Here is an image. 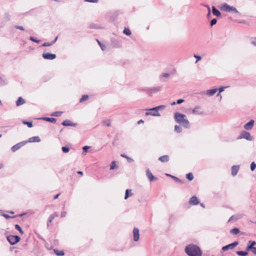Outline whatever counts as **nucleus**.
Segmentation results:
<instances>
[{
    "label": "nucleus",
    "instance_id": "nucleus-1",
    "mask_svg": "<svg viewBox=\"0 0 256 256\" xmlns=\"http://www.w3.org/2000/svg\"><path fill=\"white\" fill-rule=\"evenodd\" d=\"M184 251L188 256H202V254L200 248L193 244L187 245L185 248Z\"/></svg>",
    "mask_w": 256,
    "mask_h": 256
},
{
    "label": "nucleus",
    "instance_id": "nucleus-2",
    "mask_svg": "<svg viewBox=\"0 0 256 256\" xmlns=\"http://www.w3.org/2000/svg\"><path fill=\"white\" fill-rule=\"evenodd\" d=\"M174 119L177 123L182 126L186 128H190V122L185 114L176 112L174 114Z\"/></svg>",
    "mask_w": 256,
    "mask_h": 256
},
{
    "label": "nucleus",
    "instance_id": "nucleus-3",
    "mask_svg": "<svg viewBox=\"0 0 256 256\" xmlns=\"http://www.w3.org/2000/svg\"><path fill=\"white\" fill-rule=\"evenodd\" d=\"M220 9L221 10H223L224 12H232L234 13H239L238 11L237 10V9L233 6H230L227 4L226 3H224L222 4H220L219 6Z\"/></svg>",
    "mask_w": 256,
    "mask_h": 256
},
{
    "label": "nucleus",
    "instance_id": "nucleus-4",
    "mask_svg": "<svg viewBox=\"0 0 256 256\" xmlns=\"http://www.w3.org/2000/svg\"><path fill=\"white\" fill-rule=\"evenodd\" d=\"M166 108V106L164 105H160L153 108H152L149 110L150 111H154V113H152V112H146V115H151L152 116H160V113L158 112V110H162Z\"/></svg>",
    "mask_w": 256,
    "mask_h": 256
},
{
    "label": "nucleus",
    "instance_id": "nucleus-5",
    "mask_svg": "<svg viewBox=\"0 0 256 256\" xmlns=\"http://www.w3.org/2000/svg\"><path fill=\"white\" fill-rule=\"evenodd\" d=\"M6 239L11 245H14L20 240V238L18 236L11 235L8 236Z\"/></svg>",
    "mask_w": 256,
    "mask_h": 256
},
{
    "label": "nucleus",
    "instance_id": "nucleus-6",
    "mask_svg": "<svg viewBox=\"0 0 256 256\" xmlns=\"http://www.w3.org/2000/svg\"><path fill=\"white\" fill-rule=\"evenodd\" d=\"M162 90L161 86L153 87L152 88H146L144 90L146 91L150 96H152L154 94L157 93Z\"/></svg>",
    "mask_w": 256,
    "mask_h": 256
},
{
    "label": "nucleus",
    "instance_id": "nucleus-7",
    "mask_svg": "<svg viewBox=\"0 0 256 256\" xmlns=\"http://www.w3.org/2000/svg\"><path fill=\"white\" fill-rule=\"evenodd\" d=\"M27 142H26V141H23V142H20L15 144L14 146H12L11 148V150L13 152H14L16 151L17 150H19L21 147L24 146Z\"/></svg>",
    "mask_w": 256,
    "mask_h": 256
},
{
    "label": "nucleus",
    "instance_id": "nucleus-8",
    "mask_svg": "<svg viewBox=\"0 0 256 256\" xmlns=\"http://www.w3.org/2000/svg\"><path fill=\"white\" fill-rule=\"evenodd\" d=\"M56 55L49 52H44L42 57L45 60H53L56 58Z\"/></svg>",
    "mask_w": 256,
    "mask_h": 256
},
{
    "label": "nucleus",
    "instance_id": "nucleus-9",
    "mask_svg": "<svg viewBox=\"0 0 256 256\" xmlns=\"http://www.w3.org/2000/svg\"><path fill=\"white\" fill-rule=\"evenodd\" d=\"M240 138H244L248 140H252V137L250 136V133L246 131H243L241 133Z\"/></svg>",
    "mask_w": 256,
    "mask_h": 256
},
{
    "label": "nucleus",
    "instance_id": "nucleus-10",
    "mask_svg": "<svg viewBox=\"0 0 256 256\" xmlns=\"http://www.w3.org/2000/svg\"><path fill=\"white\" fill-rule=\"evenodd\" d=\"M254 121L253 120H250L244 125V128L246 130H250L254 126Z\"/></svg>",
    "mask_w": 256,
    "mask_h": 256
},
{
    "label": "nucleus",
    "instance_id": "nucleus-11",
    "mask_svg": "<svg viewBox=\"0 0 256 256\" xmlns=\"http://www.w3.org/2000/svg\"><path fill=\"white\" fill-rule=\"evenodd\" d=\"M146 174L150 182H152L157 180V178L153 176L151 172L148 168L146 170Z\"/></svg>",
    "mask_w": 256,
    "mask_h": 256
},
{
    "label": "nucleus",
    "instance_id": "nucleus-12",
    "mask_svg": "<svg viewBox=\"0 0 256 256\" xmlns=\"http://www.w3.org/2000/svg\"><path fill=\"white\" fill-rule=\"evenodd\" d=\"M134 240L137 242L139 240V230L138 228H134L133 230Z\"/></svg>",
    "mask_w": 256,
    "mask_h": 256
},
{
    "label": "nucleus",
    "instance_id": "nucleus-13",
    "mask_svg": "<svg viewBox=\"0 0 256 256\" xmlns=\"http://www.w3.org/2000/svg\"><path fill=\"white\" fill-rule=\"evenodd\" d=\"M199 203V200L196 196H192L189 200V204L190 205H196Z\"/></svg>",
    "mask_w": 256,
    "mask_h": 256
},
{
    "label": "nucleus",
    "instance_id": "nucleus-14",
    "mask_svg": "<svg viewBox=\"0 0 256 256\" xmlns=\"http://www.w3.org/2000/svg\"><path fill=\"white\" fill-rule=\"evenodd\" d=\"M64 126H77V124L73 123L70 120H66L63 121L62 124Z\"/></svg>",
    "mask_w": 256,
    "mask_h": 256
},
{
    "label": "nucleus",
    "instance_id": "nucleus-15",
    "mask_svg": "<svg viewBox=\"0 0 256 256\" xmlns=\"http://www.w3.org/2000/svg\"><path fill=\"white\" fill-rule=\"evenodd\" d=\"M27 142H40V138L38 136H33L30 138Z\"/></svg>",
    "mask_w": 256,
    "mask_h": 256
},
{
    "label": "nucleus",
    "instance_id": "nucleus-16",
    "mask_svg": "<svg viewBox=\"0 0 256 256\" xmlns=\"http://www.w3.org/2000/svg\"><path fill=\"white\" fill-rule=\"evenodd\" d=\"M239 170V166H233L232 167V176H235Z\"/></svg>",
    "mask_w": 256,
    "mask_h": 256
},
{
    "label": "nucleus",
    "instance_id": "nucleus-17",
    "mask_svg": "<svg viewBox=\"0 0 256 256\" xmlns=\"http://www.w3.org/2000/svg\"><path fill=\"white\" fill-rule=\"evenodd\" d=\"M218 91L217 88H214V89H210L207 90L206 92V94L209 96H214L216 92Z\"/></svg>",
    "mask_w": 256,
    "mask_h": 256
},
{
    "label": "nucleus",
    "instance_id": "nucleus-18",
    "mask_svg": "<svg viewBox=\"0 0 256 256\" xmlns=\"http://www.w3.org/2000/svg\"><path fill=\"white\" fill-rule=\"evenodd\" d=\"M158 160L162 162H168L169 160V156L168 155H164L160 156Z\"/></svg>",
    "mask_w": 256,
    "mask_h": 256
},
{
    "label": "nucleus",
    "instance_id": "nucleus-19",
    "mask_svg": "<svg viewBox=\"0 0 256 256\" xmlns=\"http://www.w3.org/2000/svg\"><path fill=\"white\" fill-rule=\"evenodd\" d=\"M212 14L216 16H221L220 12L214 6H212Z\"/></svg>",
    "mask_w": 256,
    "mask_h": 256
},
{
    "label": "nucleus",
    "instance_id": "nucleus-20",
    "mask_svg": "<svg viewBox=\"0 0 256 256\" xmlns=\"http://www.w3.org/2000/svg\"><path fill=\"white\" fill-rule=\"evenodd\" d=\"M170 76L169 73H163L160 76V80L161 82H165L166 80L164 78H168Z\"/></svg>",
    "mask_w": 256,
    "mask_h": 256
},
{
    "label": "nucleus",
    "instance_id": "nucleus-21",
    "mask_svg": "<svg viewBox=\"0 0 256 256\" xmlns=\"http://www.w3.org/2000/svg\"><path fill=\"white\" fill-rule=\"evenodd\" d=\"M26 102L25 100L22 97H19L18 100L16 102V106H20L24 104Z\"/></svg>",
    "mask_w": 256,
    "mask_h": 256
},
{
    "label": "nucleus",
    "instance_id": "nucleus-22",
    "mask_svg": "<svg viewBox=\"0 0 256 256\" xmlns=\"http://www.w3.org/2000/svg\"><path fill=\"white\" fill-rule=\"evenodd\" d=\"M41 119L52 123H55L56 121V119L53 118L44 117L41 118Z\"/></svg>",
    "mask_w": 256,
    "mask_h": 256
},
{
    "label": "nucleus",
    "instance_id": "nucleus-23",
    "mask_svg": "<svg viewBox=\"0 0 256 256\" xmlns=\"http://www.w3.org/2000/svg\"><path fill=\"white\" fill-rule=\"evenodd\" d=\"M58 37H56V38L50 42H44L42 44V46H50L53 45L57 40Z\"/></svg>",
    "mask_w": 256,
    "mask_h": 256
},
{
    "label": "nucleus",
    "instance_id": "nucleus-24",
    "mask_svg": "<svg viewBox=\"0 0 256 256\" xmlns=\"http://www.w3.org/2000/svg\"><path fill=\"white\" fill-rule=\"evenodd\" d=\"M232 249H234V248L232 247V244H228L226 245L225 246H224L222 248V250L223 251H226V250H232Z\"/></svg>",
    "mask_w": 256,
    "mask_h": 256
},
{
    "label": "nucleus",
    "instance_id": "nucleus-25",
    "mask_svg": "<svg viewBox=\"0 0 256 256\" xmlns=\"http://www.w3.org/2000/svg\"><path fill=\"white\" fill-rule=\"evenodd\" d=\"M54 254L58 256H62L64 254V252L63 250H59L57 249L54 250Z\"/></svg>",
    "mask_w": 256,
    "mask_h": 256
},
{
    "label": "nucleus",
    "instance_id": "nucleus-26",
    "mask_svg": "<svg viewBox=\"0 0 256 256\" xmlns=\"http://www.w3.org/2000/svg\"><path fill=\"white\" fill-rule=\"evenodd\" d=\"M200 108L198 106L194 108L192 110V112L194 114H202V112L200 111Z\"/></svg>",
    "mask_w": 256,
    "mask_h": 256
},
{
    "label": "nucleus",
    "instance_id": "nucleus-27",
    "mask_svg": "<svg viewBox=\"0 0 256 256\" xmlns=\"http://www.w3.org/2000/svg\"><path fill=\"white\" fill-rule=\"evenodd\" d=\"M132 190L130 189H127L126 190L125 193V196H124V199L126 200L130 196H131L132 195V194L131 193Z\"/></svg>",
    "mask_w": 256,
    "mask_h": 256
},
{
    "label": "nucleus",
    "instance_id": "nucleus-28",
    "mask_svg": "<svg viewBox=\"0 0 256 256\" xmlns=\"http://www.w3.org/2000/svg\"><path fill=\"white\" fill-rule=\"evenodd\" d=\"M236 253L240 256H246L248 254V252L246 251H237Z\"/></svg>",
    "mask_w": 256,
    "mask_h": 256
},
{
    "label": "nucleus",
    "instance_id": "nucleus-29",
    "mask_svg": "<svg viewBox=\"0 0 256 256\" xmlns=\"http://www.w3.org/2000/svg\"><path fill=\"white\" fill-rule=\"evenodd\" d=\"M240 230L238 228H234L230 230V233L232 234H237L240 232Z\"/></svg>",
    "mask_w": 256,
    "mask_h": 256
},
{
    "label": "nucleus",
    "instance_id": "nucleus-30",
    "mask_svg": "<svg viewBox=\"0 0 256 256\" xmlns=\"http://www.w3.org/2000/svg\"><path fill=\"white\" fill-rule=\"evenodd\" d=\"M7 81L6 80L0 76V86H4L7 84Z\"/></svg>",
    "mask_w": 256,
    "mask_h": 256
},
{
    "label": "nucleus",
    "instance_id": "nucleus-31",
    "mask_svg": "<svg viewBox=\"0 0 256 256\" xmlns=\"http://www.w3.org/2000/svg\"><path fill=\"white\" fill-rule=\"evenodd\" d=\"M62 113V112L60 111H56L52 112L50 116H60Z\"/></svg>",
    "mask_w": 256,
    "mask_h": 256
},
{
    "label": "nucleus",
    "instance_id": "nucleus-32",
    "mask_svg": "<svg viewBox=\"0 0 256 256\" xmlns=\"http://www.w3.org/2000/svg\"><path fill=\"white\" fill-rule=\"evenodd\" d=\"M89 96L87 94H84V95H83L82 96V97L80 99V102H82L86 100H88Z\"/></svg>",
    "mask_w": 256,
    "mask_h": 256
},
{
    "label": "nucleus",
    "instance_id": "nucleus-33",
    "mask_svg": "<svg viewBox=\"0 0 256 256\" xmlns=\"http://www.w3.org/2000/svg\"><path fill=\"white\" fill-rule=\"evenodd\" d=\"M186 178L188 180H192L194 179V176L192 173L190 172L186 174Z\"/></svg>",
    "mask_w": 256,
    "mask_h": 256
},
{
    "label": "nucleus",
    "instance_id": "nucleus-34",
    "mask_svg": "<svg viewBox=\"0 0 256 256\" xmlns=\"http://www.w3.org/2000/svg\"><path fill=\"white\" fill-rule=\"evenodd\" d=\"M174 130L177 132L178 133H180L182 131V128L180 127V126L178 125H176L174 126Z\"/></svg>",
    "mask_w": 256,
    "mask_h": 256
},
{
    "label": "nucleus",
    "instance_id": "nucleus-35",
    "mask_svg": "<svg viewBox=\"0 0 256 256\" xmlns=\"http://www.w3.org/2000/svg\"><path fill=\"white\" fill-rule=\"evenodd\" d=\"M22 123H23L24 124H26V125H27V126H28V128H32V122H27V121L23 120V121H22Z\"/></svg>",
    "mask_w": 256,
    "mask_h": 256
},
{
    "label": "nucleus",
    "instance_id": "nucleus-36",
    "mask_svg": "<svg viewBox=\"0 0 256 256\" xmlns=\"http://www.w3.org/2000/svg\"><path fill=\"white\" fill-rule=\"evenodd\" d=\"M123 32L126 36H130L131 34V32L128 28H125Z\"/></svg>",
    "mask_w": 256,
    "mask_h": 256
},
{
    "label": "nucleus",
    "instance_id": "nucleus-37",
    "mask_svg": "<svg viewBox=\"0 0 256 256\" xmlns=\"http://www.w3.org/2000/svg\"><path fill=\"white\" fill-rule=\"evenodd\" d=\"M14 228L16 230H18L21 234H24L23 230H22L20 226L18 224H16L14 226Z\"/></svg>",
    "mask_w": 256,
    "mask_h": 256
},
{
    "label": "nucleus",
    "instance_id": "nucleus-38",
    "mask_svg": "<svg viewBox=\"0 0 256 256\" xmlns=\"http://www.w3.org/2000/svg\"><path fill=\"white\" fill-rule=\"evenodd\" d=\"M171 178H172L176 182H179L180 184H182L183 181L180 179L179 178L175 176H171Z\"/></svg>",
    "mask_w": 256,
    "mask_h": 256
},
{
    "label": "nucleus",
    "instance_id": "nucleus-39",
    "mask_svg": "<svg viewBox=\"0 0 256 256\" xmlns=\"http://www.w3.org/2000/svg\"><path fill=\"white\" fill-rule=\"evenodd\" d=\"M90 148V146H84L82 148L83 152H82V154L85 155L87 152V150L88 149H89Z\"/></svg>",
    "mask_w": 256,
    "mask_h": 256
},
{
    "label": "nucleus",
    "instance_id": "nucleus-40",
    "mask_svg": "<svg viewBox=\"0 0 256 256\" xmlns=\"http://www.w3.org/2000/svg\"><path fill=\"white\" fill-rule=\"evenodd\" d=\"M62 150L64 153H67L70 150V148L67 146H62Z\"/></svg>",
    "mask_w": 256,
    "mask_h": 256
},
{
    "label": "nucleus",
    "instance_id": "nucleus-41",
    "mask_svg": "<svg viewBox=\"0 0 256 256\" xmlns=\"http://www.w3.org/2000/svg\"><path fill=\"white\" fill-rule=\"evenodd\" d=\"M204 6L208 8V12L206 14V16H207V18H209L211 15L210 7L208 5H204Z\"/></svg>",
    "mask_w": 256,
    "mask_h": 256
},
{
    "label": "nucleus",
    "instance_id": "nucleus-42",
    "mask_svg": "<svg viewBox=\"0 0 256 256\" xmlns=\"http://www.w3.org/2000/svg\"><path fill=\"white\" fill-rule=\"evenodd\" d=\"M30 40L32 41V42H36V43H39L40 42V40H38L36 38H34L33 36H30Z\"/></svg>",
    "mask_w": 256,
    "mask_h": 256
},
{
    "label": "nucleus",
    "instance_id": "nucleus-43",
    "mask_svg": "<svg viewBox=\"0 0 256 256\" xmlns=\"http://www.w3.org/2000/svg\"><path fill=\"white\" fill-rule=\"evenodd\" d=\"M116 168V164L114 161H112L110 166V170H114Z\"/></svg>",
    "mask_w": 256,
    "mask_h": 256
},
{
    "label": "nucleus",
    "instance_id": "nucleus-44",
    "mask_svg": "<svg viewBox=\"0 0 256 256\" xmlns=\"http://www.w3.org/2000/svg\"><path fill=\"white\" fill-rule=\"evenodd\" d=\"M54 216H52L50 214V216L48 218V226H49V224H50V222H52V220H54Z\"/></svg>",
    "mask_w": 256,
    "mask_h": 256
},
{
    "label": "nucleus",
    "instance_id": "nucleus-45",
    "mask_svg": "<svg viewBox=\"0 0 256 256\" xmlns=\"http://www.w3.org/2000/svg\"><path fill=\"white\" fill-rule=\"evenodd\" d=\"M250 44L256 46V38H252Z\"/></svg>",
    "mask_w": 256,
    "mask_h": 256
},
{
    "label": "nucleus",
    "instance_id": "nucleus-46",
    "mask_svg": "<svg viewBox=\"0 0 256 256\" xmlns=\"http://www.w3.org/2000/svg\"><path fill=\"white\" fill-rule=\"evenodd\" d=\"M256 168V164L254 162H252L250 164V170L252 171H254Z\"/></svg>",
    "mask_w": 256,
    "mask_h": 256
},
{
    "label": "nucleus",
    "instance_id": "nucleus-47",
    "mask_svg": "<svg viewBox=\"0 0 256 256\" xmlns=\"http://www.w3.org/2000/svg\"><path fill=\"white\" fill-rule=\"evenodd\" d=\"M217 22V20L216 18H213L210 20V26H212L216 24Z\"/></svg>",
    "mask_w": 256,
    "mask_h": 256
},
{
    "label": "nucleus",
    "instance_id": "nucleus-48",
    "mask_svg": "<svg viewBox=\"0 0 256 256\" xmlns=\"http://www.w3.org/2000/svg\"><path fill=\"white\" fill-rule=\"evenodd\" d=\"M97 40V42H98V44L100 45V47L101 48L102 50H105V48H106V46H104V45L102 44H101V42H100L98 40Z\"/></svg>",
    "mask_w": 256,
    "mask_h": 256
},
{
    "label": "nucleus",
    "instance_id": "nucleus-49",
    "mask_svg": "<svg viewBox=\"0 0 256 256\" xmlns=\"http://www.w3.org/2000/svg\"><path fill=\"white\" fill-rule=\"evenodd\" d=\"M2 216H4L5 218H6V219H8V218H14V216H10L8 214H1Z\"/></svg>",
    "mask_w": 256,
    "mask_h": 256
},
{
    "label": "nucleus",
    "instance_id": "nucleus-50",
    "mask_svg": "<svg viewBox=\"0 0 256 256\" xmlns=\"http://www.w3.org/2000/svg\"><path fill=\"white\" fill-rule=\"evenodd\" d=\"M4 18L5 19H6L7 20H10V16L8 13H6L4 14Z\"/></svg>",
    "mask_w": 256,
    "mask_h": 256
},
{
    "label": "nucleus",
    "instance_id": "nucleus-51",
    "mask_svg": "<svg viewBox=\"0 0 256 256\" xmlns=\"http://www.w3.org/2000/svg\"><path fill=\"white\" fill-rule=\"evenodd\" d=\"M248 244L252 246L256 245V242L255 241L250 240L248 241Z\"/></svg>",
    "mask_w": 256,
    "mask_h": 256
},
{
    "label": "nucleus",
    "instance_id": "nucleus-52",
    "mask_svg": "<svg viewBox=\"0 0 256 256\" xmlns=\"http://www.w3.org/2000/svg\"><path fill=\"white\" fill-rule=\"evenodd\" d=\"M194 57L196 58V63L198 62L200 60L202 59V57L200 56H198V55H194Z\"/></svg>",
    "mask_w": 256,
    "mask_h": 256
},
{
    "label": "nucleus",
    "instance_id": "nucleus-53",
    "mask_svg": "<svg viewBox=\"0 0 256 256\" xmlns=\"http://www.w3.org/2000/svg\"><path fill=\"white\" fill-rule=\"evenodd\" d=\"M252 246H250V244H248L247 246L246 247V252H248V251H252Z\"/></svg>",
    "mask_w": 256,
    "mask_h": 256
},
{
    "label": "nucleus",
    "instance_id": "nucleus-54",
    "mask_svg": "<svg viewBox=\"0 0 256 256\" xmlns=\"http://www.w3.org/2000/svg\"><path fill=\"white\" fill-rule=\"evenodd\" d=\"M228 86H220L218 90H219L220 92H222L224 91V89L226 88Z\"/></svg>",
    "mask_w": 256,
    "mask_h": 256
},
{
    "label": "nucleus",
    "instance_id": "nucleus-55",
    "mask_svg": "<svg viewBox=\"0 0 256 256\" xmlns=\"http://www.w3.org/2000/svg\"><path fill=\"white\" fill-rule=\"evenodd\" d=\"M231 244H232V246L233 248H234L235 246H237L239 242L238 241H236V242H234L232 243H231Z\"/></svg>",
    "mask_w": 256,
    "mask_h": 256
},
{
    "label": "nucleus",
    "instance_id": "nucleus-56",
    "mask_svg": "<svg viewBox=\"0 0 256 256\" xmlns=\"http://www.w3.org/2000/svg\"><path fill=\"white\" fill-rule=\"evenodd\" d=\"M84 1L89 2L96 3L98 2V0H84Z\"/></svg>",
    "mask_w": 256,
    "mask_h": 256
},
{
    "label": "nucleus",
    "instance_id": "nucleus-57",
    "mask_svg": "<svg viewBox=\"0 0 256 256\" xmlns=\"http://www.w3.org/2000/svg\"><path fill=\"white\" fill-rule=\"evenodd\" d=\"M66 215V212H62L60 214V216L62 218H64Z\"/></svg>",
    "mask_w": 256,
    "mask_h": 256
},
{
    "label": "nucleus",
    "instance_id": "nucleus-58",
    "mask_svg": "<svg viewBox=\"0 0 256 256\" xmlns=\"http://www.w3.org/2000/svg\"><path fill=\"white\" fill-rule=\"evenodd\" d=\"M16 28L18 29V30H24V28L22 26H16Z\"/></svg>",
    "mask_w": 256,
    "mask_h": 256
},
{
    "label": "nucleus",
    "instance_id": "nucleus-59",
    "mask_svg": "<svg viewBox=\"0 0 256 256\" xmlns=\"http://www.w3.org/2000/svg\"><path fill=\"white\" fill-rule=\"evenodd\" d=\"M184 102L183 99H179L176 101V104H180Z\"/></svg>",
    "mask_w": 256,
    "mask_h": 256
},
{
    "label": "nucleus",
    "instance_id": "nucleus-60",
    "mask_svg": "<svg viewBox=\"0 0 256 256\" xmlns=\"http://www.w3.org/2000/svg\"><path fill=\"white\" fill-rule=\"evenodd\" d=\"M237 22L238 23V24H246V22L244 20H237Z\"/></svg>",
    "mask_w": 256,
    "mask_h": 256
},
{
    "label": "nucleus",
    "instance_id": "nucleus-61",
    "mask_svg": "<svg viewBox=\"0 0 256 256\" xmlns=\"http://www.w3.org/2000/svg\"><path fill=\"white\" fill-rule=\"evenodd\" d=\"M252 252L254 254H256V247H252Z\"/></svg>",
    "mask_w": 256,
    "mask_h": 256
},
{
    "label": "nucleus",
    "instance_id": "nucleus-62",
    "mask_svg": "<svg viewBox=\"0 0 256 256\" xmlns=\"http://www.w3.org/2000/svg\"><path fill=\"white\" fill-rule=\"evenodd\" d=\"M51 215H52V216H53L54 218L55 217H57V216H58V214H57V213H56V212H54V214H52Z\"/></svg>",
    "mask_w": 256,
    "mask_h": 256
},
{
    "label": "nucleus",
    "instance_id": "nucleus-63",
    "mask_svg": "<svg viewBox=\"0 0 256 256\" xmlns=\"http://www.w3.org/2000/svg\"><path fill=\"white\" fill-rule=\"evenodd\" d=\"M126 158L128 159V162H132L133 161V160L129 157H126Z\"/></svg>",
    "mask_w": 256,
    "mask_h": 256
},
{
    "label": "nucleus",
    "instance_id": "nucleus-64",
    "mask_svg": "<svg viewBox=\"0 0 256 256\" xmlns=\"http://www.w3.org/2000/svg\"><path fill=\"white\" fill-rule=\"evenodd\" d=\"M234 216H232L229 218V220H228V222H230L231 220H232L234 219Z\"/></svg>",
    "mask_w": 256,
    "mask_h": 256
}]
</instances>
